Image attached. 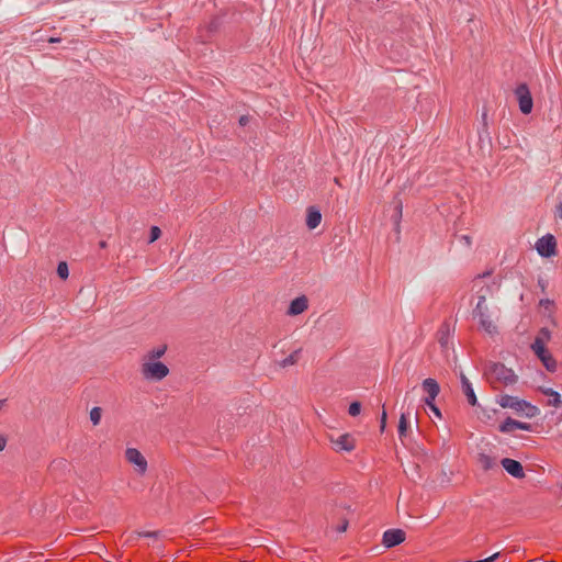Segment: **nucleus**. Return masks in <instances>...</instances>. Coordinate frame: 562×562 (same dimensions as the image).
Listing matches in <instances>:
<instances>
[{"instance_id": "1", "label": "nucleus", "mask_w": 562, "mask_h": 562, "mask_svg": "<svg viewBox=\"0 0 562 562\" xmlns=\"http://www.w3.org/2000/svg\"><path fill=\"white\" fill-rule=\"evenodd\" d=\"M497 403L503 408L514 409L518 415L527 418H533L540 414V409L537 406L516 396L507 394L501 395L497 400Z\"/></svg>"}, {"instance_id": "2", "label": "nucleus", "mask_w": 562, "mask_h": 562, "mask_svg": "<svg viewBox=\"0 0 562 562\" xmlns=\"http://www.w3.org/2000/svg\"><path fill=\"white\" fill-rule=\"evenodd\" d=\"M486 374L492 383L501 382L504 385H512L517 381V376L514 371L502 363L491 364Z\"/></svg>"}, {"instance_id": "3", "label": "nucleus", "mask_w": 562, "mask_h": 562, "mask_svg": "<svg viewBox=\"0 0 562 562\" xmlns=\"http://www.w3.org/2000/svg\"><path fill=\"white\" fill-rule=\"evenodd\" d=\"M140 372L146 380L160 381L169 374V369L160 361L143 359Z\"/></svg>"}, {"instance_id": "4", "label": "nucleus", "mask_w": 562, "mask_h": 562, "mask_svg": "<svg viewBox=\"0 0 562 562\" xmlns=\"http://www.w3.org/2000/svg\"><path fill=\"white\" fill-rule=\"evenodd\" d=\"M126 461L134 467L137 474L144 475L147 472L148 463L142 452L136 448H127L125 450Z\"/></svg>"}, {"instance_id": "5", "label": "nucleus", "mask_w": 562, "mask_h": 562, "mask_svg": "<svg viewBox=\"0 0 562 562\" xmlns=\"http://www.w3.org/2000/svg\"><path fill=\"white\" fill-rule=\"evenodd\" d=\"M515 95L519 103V110L524 114H529L532 110V97L526 83H520L516 90Z\"/></svg>"}, {"instance_id": "6", "label": "nucleus", "mask_w": 562, "mask_h": 562, "mask_svg": "<svg viewBox=\"0 0 562 562\" xmlns=\"http://www.w3.org/2000/svg\"><path fill=\"white\" fill-rule=\"evenodd\" d=\"M555 247L557 243L552 235L541 237L536 244L537 251L542 257L553 256L555 254Z\"/></svg>"}, {"instance_id": "7", "label": "nucleus", "mask_w": 562, "mask_h": 562, "mask_svg": "<svg viewBox=\"0 0 562 562\" xmlns=\"http://www.w3.org/2000/svg\"><path fill=\"white\" fill-rule=\"evenodd\" d=\"M330 442L336 451L350 452L355 449V439L349 434L340 435L337 438H330Z\"/></svg>"}, {"instance_id": "8", "label": "nucleus", "mask_w": 562, "mask_h": 562, "mask_svg": "<svg viewBox=\"0 0 562 562\" xmlns=\"http://www.w3.org/2000/svg\"><path fill=\"white\" fill-rule=\"evenodd\" d=\"M405 540V532L402 529H389L383 533V544L386 548L395 547Z\"/></svg>"}, {"instance_id": "9", "label": "nucleus", "mask_w": 562, "mask_h": 562, "mask_svg": "<svg viewBox=\"0 0 562 562\" xmlns=\"http://www.w3.org/2000/svg\"><path fill=\"white\" fill-rule=\"evenodd\" d=\"M423 390L426 392L427 396L425 397V404H430V402H435V398L438 396L440 392V386L435 379L428 378L423 381Z\"/></svg>"}, {"instance_id": "10", "label": "nucleus", "mask_w": 562, "mask_h": 562, "mask_svg": "<svg viewBox=\"0 0 562 562\" xmlns=\"http://www.w3.org/2000/svg\"><path fill=\"white\" fill-rule=\"evenodd\" d=\"M501 463L505 471L512 476L516 479H522L525 476V472L520 462L514 459L505 458Z\"/></svg>"}, {"instance_id": "11", "label": "nucleus", "mask_w": 562, "mask_h": 562, "mask_svg": "<svg viewBox=\"0 0 562 562\" xmlns=\"http://www.w3.org/2000/svg\"><path fill=\"white\" fill-rule=\"evenodd\" d=\"M516 429L520 430H531V425L527 423H521L518 420H515L513 418H507L501 426L499 431L504 434H509L515 431Z\"/></svg>"}, {"instance_id": "12", "label": "nucleus", "mask_w": 562, "mask_h": 562, "mask_svg": "<svg viewBox=\"0 0 562 562\" xmlns=\"http://www.w3.org/2000/svg\"><path fill=\"white\" fill-rule=\"evenodd\" d=\"M308 307V300L306 296L302 295L294 299L289 306L288 314L295 316L305 312Z\"/></svg>"}, {"instance_id": "13", "label": "nucleus", "mask_w": 562, "mask_h": 562, "mask_svg": "<svg viewBox=\"0 0 562 562\" xmlns=\"http://www.w3.org/2000/svg\"><path fill=\"white\" fill-rule=\"evenodd\" d=\"M460 379H461L462 391H463L464 395L467 396L469 404L472 406H475L477 404V398H476V395L474 393L471 382L463 373H461Z\"/></svg>"}, {"instance_id": "14", "label": "nucleus", "mask_w": 562, "mask_h": 562, "mask_svg": "<svg viewBox=\"0 0 562 562\" xmlns=\"http://www.w3.org/2000/svg\"><path fill=\"white\" fill-rule=\"evenodd\" d=\"M475 318L479 319V323L481 327L490 335H494L497 331V327L494 324L490 312L488 313H482L481 315L476 316Z\"/></svg>"}, {"instance_id": "15", "label": "nucleus", "mask_w": 562, "mask_h": 562, "mask_svg": "<svg viewBox=\"0 0 562 562\" xmlns=\"http://www.w3.org/2000/svg\"><path fill=\"white\" fill-rule=\"evenodd\" d=\"M321 221H322V214L321 212L311 206L307 209V216H306V225L310 229H314L316 228L319 224H321Z\"/></svg>"}, {"instance_id": "16", "label": "nucleus", "mask_w": 562, "mask_h": 562, "mask_svg": "<svg viewBox=\"0 0 562 562\" xmlns=\"http://www.w3.org/2000/svg\"><path fill=\"white\" fill-rule=\"evenodd\" d=\"M438 341L443 349H449L451 346V330L449 325H443L438 333Z\"/></svg>"}, {"instance_id": "17", "label": "nucleus", "mask_w": 562, "mask_h": 562, "mask_svg": "<svg viewBox=\"0 0 562 562\" xmlns=\"http://www.w3.org/2000/svg\"><path fill=\"white\" fill-rule=\"evenodd\" d=\"M537 357L548 371L554 372L557 370V361L549 350L544 351L543 353H539Z\"/></svg>"}, {"instance_id": "18", "label": "nucleus", "mask_w": 562, "mask_h": 562, "mask_svg": "<svg viewBox=\"0 0 562 562\" xmlns=\"http://www.w3.org/2000/svg\"><path fill=\"white\" fill-rule=\"evenodd\" d=\"M490 310H488V306L486 304V296L485 294H480L479 295V301L476 303V306L473 311V316L476 317L479 315H481L482 313H488Z\"/></svg>"}, {"instance_id": "19", "label": "nucleus", "mask_w": 562, "mask_h": 562, "mask_svg": "<svg viewBox=\"0 0 562 562\" xmlns=\"http://www.w3.org/2000/svg\"><path fill=\"white\" fill-rule=\"evenodd\" d=\"M407 428H408V415L406 413H402L400 416V420H398V436L402 441L407 435Z\"/></svg>"}, {"instance_id": "20", "label": "nucleus", "mask_w": 562, "mask_h": 562, "mask_svg": "<svg viewBox=\"0 0 562 562\" xmlns=\"http://www.w3.org/2000/svg\"><path fill=\"white\" fill-rule=\"evenodd\" d=\"M543 393L551 397V400H549V405L559 407L562 404L561 395L557 391L552 389H546L543 390Z\"/></svg>"}, {"instance_id": "21", "label": "nucleus", "mask_w": 562, "mask_h": 562, "mask_svg": "<svg viewBox=\"0 0 562 562\" xmlns=\"http://www.w3.org/2000/svg\"><path fill=\"white\" fill-rule=\"evenodd\" d=\"M167 350V347L166 346H160L156 349H153L150 350L145 357L144 359L145 360H151V361H157V359H159L160 357H162L165 355Z\"/></svg>"}, {"instance_id": "22", "label": "nucleus", "mask_w": 562, "mask_h": 562, "mask_svg": "<svg viewBox=\"0 0 562 562\" xmlns=\"http://www.w3.org/2000/svg\"><path fill=\"white\" fill-rule=\"evenodd\" d=\"M540 307L543 310V314L551 317L554 312V302L549 299H542L539 302Z\"/></svg>"}, {"instance_id": "23", "label": "nucleus", "mask_w": 562, "mask_h": 562, "mask_svg": "<svg viewBox=\"0 0 562 562\" xmlns=\"http://www.w3.org/2000/svg\"><path fill=\"white\" fill-rule=\"evenodd\" d=\"M546 344L543 340L536 337L535 341L531 345L532 351L538 356L539 353H543L548 349L546 348Z\"/></svg>"}, {"instance_id": "24", "label": "nucleus", "mask_w": 562, "mask_h": 562, "mask_svg": "<svg viewBox=\"0 0 562 562\" xmlns=\"http://www.w3.org/2000/svg\"><path fill=\"white\" fill-rule=\"evenodd\" d=\"M300 352L301 350H295L294 352H292L289 357H286L282 362H281V366L282 367H288V366H292L294 363L297 362L299 360V357H300Z\"/></svg>"}, {"instance_id": "25", "label": "nucleus", "mask_w": 562, "mask_h": 562, "mask_svg": "<svg viewBox=\"0 0 562 562\" xmlns=\"http://www.w3.org/2000/svg\"><path fill=\"white\" fill-rule=\"evenodd\" d=\"M102 416V409L100 407H93L90 411V420L94 426L99 425Z\"/></svg>"}, {"instance_id": "26", "label": "nucleus", "mask_w": 562, "mask_h": 562, "mask_svg": "<svg viewBox=\"0 0 562 562\" xmlns=\"http://www.w3.org/2000/svg\"><path fill=\"white\" fill-rule=\"evenodd\" d=\"M57 274L61 278V279H67L68 276H69V270H68V266L65 261H60L57 266Z\"/></svg>"}, {"instance_id": "27", "label": "nucleus", "mask_w": 562, "mask_h": 562, "mask_svg": "<svg viewBox=\"0 0 562 562\" xmlns=\"http://www.w3.org/2000/svg\"><path fill=\"white\" fill-rule=\"evenodd\" d=\"M361 412V404L359 402H352L350 405H349V409H348V413L351 415V416H358Z\"/></svg>"}, {"instance_id": "28", "label": "nucleus", "mask_w": 562, "mask_h": 562, "mask_svg": "<svg viewBox=\"0 0 562 562\" xmlns=\"http://www.w3.org/2000/svg\"><path fill=\"white\" fill-rule=\"evenodd\" d=\"M161 235V231L158 226H153L150 228V238H149V243H154L156 241Z\"/></svg>"}, {"instance_id": "29", "label": "nucleus", "mask_w": 562, "mask_h": 562, "mask_svg": "<svg viewBox=\"0 0 562 562\" xmlns=\"http://www.w3.org/2000/svg\"><path fill=\"white\" fill-rule=\"evenodd\" d=\"M537 337L548 342L551 339V333L548 328H541Z\"/></svg>"}, {"instance_id": "30", "label": "nucleus", "mask_w": 562, "mask_h": 562, "mask_svg": "<svg viewBox=\"0 0 562 562\" xmlns=\"http://www.w3.org/2000/svg\"><path fill=\"white\" fill-rule=\"evenodd\" d=\"M458 240L462 246L467 248H470L472 246V238L469 235H461L458 238Z\"/></svg>"}, {"instance_id": "31", "label": "nucleus", "mask_w": 562, "mask_h": 562, "mask_svg": "<svg viewBox=\"0 0 562 562\" xmlns=\"http://www.w3.org/2000/svg\"><path fill=\"white\" fill-rule=\"evenodd\" d=\"M386 419H387V414H386L385 409L383 408L382 414H381V418H380V430L382 432L385 430Z\"/></svg>"}, {"instance_id": "32", "label": "nucleus", "mask_w": 562, "mask_h": 562, "mask_svg": "<svg viewBox=\"0 0 562 562\" xmlns=\"http://www.w3.org/2000/svg\"><path fill=\"white\" fill-rule=\"evenodd\" d=\"M137 535L139 537H148V538H155V539H157L159 537V532L158 531L138 532Z\"/></svg>"}, {"instance_id": "33", "label": "nucleus", "mask_w": 562, "mask_h": 562, "mask_svg": "<svg viewBox=\"0 0 562 562\" xmlns=\"http://www.w3.org/2000/svg\"><path fill=\"white\" fill-rule=\"evenodd\" d=\"M499 555V552H496L494 554H492L491 557L488 558H485V559H482V560H477V561H473V562H494ZM468 562H472V561H468Z\"/></svg>"}, {"instance_id": "34", "label": "nucleus", "mask_w": 562, "mask_h": 562, "mask_svg": "<svg viewBox=\"0 0 562 562\" xmlns=\"http://www.w3.org/2000/svg\"><path fill=\"white\" fill-rule=\"evenodd\" d=\"M430 409L431 412L437 416V417H441V413L439 411V408L435 405L434 402H430V404H426Z\"/></svg>"}, {"instance_id": "35", "label": "nucleus", "mask_w": 562, "mask_h": 562, "mask_svg": "<svg viewBox=\"0 0 562 562\" xmlns=\"http://www.w3.org/2000/svg\"><path fill=\"white\" fill-rule=\"evenodd\" d=\"M482 464L484 469H490L493 465V461L488 457H484L482 459Z\"/></svg>"}, {"instance_id": "36", "label": "nucleus", "mask_w": 562, "mask_h": 562, "mask_svg": "<svg viewBox=\"0 0 562 562\" xmlns=\"http://www.w3.org/2000/svg\"><path fill=\"white\" fill-rule=\"evenodd\" d=\"M347 527H348V521L345 520L339 527H337V531L345 532L347 530Z\"/></svg>"}, {"instance_id": "37", "label": "nucleus", "mask_w": 562, "mask_h": 562, "mask_svg": "<svg viewBox=\"0 0 562 562\" xmlns=\"http://www.w3.org/2000/svg\"><path fill=\"white\" fill-rule=\"evenodd\" d=\"M248 122H249V117L247 115H243V116L239 117V124L241 126L247 125Z\"/></svg>"}, {"instance_id": "38", "label": "nucleus", "mask_w": 562, "mask_h": 562, "mask_svg": "<svg viewBox=\"0 0 562 562\" xmlns=\"http://www.w3.org/2000/svg\"><path fill=\"white\" fill-rule=\"evenodd\" d=\"M7 446V438L4 436H0V451L4 450Z\"/></svg>"}, {"instance_id": "39", "label": "nucleus", "mask_w": 562, "mask_h": 562, "mask_svg": "<svg viewBox=\"0 0 562 562\" xmlns=\"http://www.w3.org/2000/svg\"><path fill=\"white\" fill-rule=\"evenodd\" d=\"M558 215L560 218H562V203L558 207Z\"/></svg>"}, {"instance_id": "40", "label": "nucleus", "mask_w": 562, "mask_h": 562, "mask_svg": "<svg viewBox=\"0 0 562 562\" xmlns=\"http://www.w3.org/2000/svg\"><path fill=\"white\" fill-rule=\"evenodd\" d=\"M100 247L101 248H105L106 247V243L105 241H100Z\"/></svg>"}, {"instance_id": "41", "label": "nucleus", "mask_w": 562, "mask_h": 562, "mask_svg": "<svg viewBox=\"0 0 562 562\" xmlns=\"http://www.w3.org/2000/svg\"><path fill=\"white\" fill-rule=\"evenodd\" d=\"M57 41H58L57 38H53V37L49 40V42H52V43L57 42Z\"/></svg>"}]
</instances>
